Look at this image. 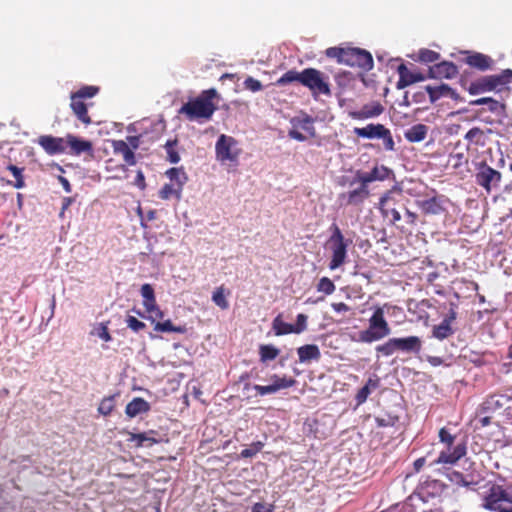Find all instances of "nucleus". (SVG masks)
Segmentation results:
<instances>
[{"label":"nucleus","mask_w":512,"mask_h":512,"mask_svg":"<svg viewBox=\"0 0 512 512\" xmlns=\"http://www.w3.org/2000/svg\"><path fill=\"white\" fill-rule=\"evenodd\" d=\"M68 153L71 155L79 156L81 154H88L93 156V144L89 140L81 139L73 134L66 135Z\"/></svg>","instance_id":"f3484780"},{"label":"nucleus","mask_w":512,"mask_h":512,"mask_svg":"<svg viewBox=\"0 0 512 512\" xmlns=\"http://www.w3.org/2000/svg\"><path fill=\"white\" fill-rule=\"evenodd\" d=\"M299 82L301 84V72H297L295 70H289L284 73L278 80V85H286L292 82Z\"/></svg>","instance_id":"49530a36"},{"label":"nucleus","mask_w":512,"mask_h":512,"mask_svg":"<svg viewBox=\"0 0 512 512\" xmlns=\"http://www.w3.org/2000/svg\"><path fill=\"white\" fill-rule=\"evenodd\" d=\"M495 91H502L512 82V69H504L499 74L489 75Z\"/></svg>","instance_id":"c756f323"},{"label":"nucleus","mask_w":512,"mask_h":512,"mask_svg":"<svg viewBox=\"0 0 512 512\" xmlns=\"http://www.w3.org/2000/svg\"><path fill=\"white\" fill-rule=\"evenodd\" d=\"M244 86L246 89H248L252 92H258L263 87L261 82L253 77L246 78L244 81Z\"/></svg>","instance_id":"6e6d98bb"},{"label":"nucleus","mask_w":512,"mask_h":512,"mask_svg":"<svg viewBox=\"0 0 512 512\" xmlns=\"http://www.w3.org/2000/svg\"><path fill=\"white\" fill-rule=\"evenodd\" d=\"M154 330L157 332L184 333L186 328L184 326H175L171 320H166L164 322L157 321L154 325Z\"/></svg>","instance_id":"ea45409f"},{"label":"nucleus","mask_w":512,"mask_h":512,"mask_svg":"<svg viewBox=\"0 0 512 512\" xmlns=\"http://www.w3.org/2000/svg\"><path fill=\"white\" fill-rule=\"evenodd\" d=\"M288 135H289L290 138L295 139V140L300 141V142H303V141L306 140V137L301 132H299L296 129H291L289 131Z\"/></svg>","instance_id":"774afa93"},{"label":"nucleus","mask_w":512,"mask_h":512,"mask_svg":"<svg viewBox=\"0 0 512 512\" xmlns=\"http://www.w3.org/2000/svg\"><path fill=\"white\" fill-rule=\"evenodd\" d=\"M335 288L333 281L328 277L320 278L317 284V291L323 292L325 295H331L335 291Z\"/></svg>","instance_id":"de8ad7c7"},{"label":"nucleus","mask_w":512,"mask_h":512,"mask_svg":"<svg viewBox=\"0 0 512 512\" xmlns=\"http://www.w3.org/2000/svg\"><path fill=\"white\" fill-rule=\"evenodd\" d=\"M397 72L399 74V80L396 83L397 89H404L413 84V72H411L404 63L398 66Z\"/></svg>","instance_id":"72a5a7b5"},{"label":"nucleus","mask_w":512,"mask_h":512,"mask_svg":"<svg viewBox=\"0 0 512 512\" xmlns=\"http://www.w3.org/2000/svg\"><path fill=\"white\" fill-rule=\"evenodd\" d=\"M300 363H308L312 360L318 361L321 358V352L317 345L306 344L297 349Z\"/></svg>","instance_id":"cd10ccee"},{"label":"nucleus","mask_w":512,"mask_h":512,"mask_svg":"<svg viewBox=\"0 0 512 512\" xmlns=\"http://www.w3.org/2000/svg\"><path fill=\"white\" fill-rule=\"evenodd\" d=\"M181 192L182 189H180L178 186L175 188L172 184H164L159 191V197L162 200H168L172 196H175L177 199H180Z\"/></svg>","instance_id":"37998d69"},{"label":"nucleus","mask_w":512,"mask_h":512,"mask_svg":"<svg viewBox=\"0 0 512 512\" xmlns=\"http://www.w3.org/2000/svg\"><path fill=\"white\" fill-rule=\"evenodd\" d=\"M379 385H380V379L377 376H374V377H370L364 386L368 387V390L370 392H372L373 390L377 389L379 387Z\"/></svg>","instance_id":"338daca9"},{"label":"nucleus","mask_w":512,"mask_h":512,"mask_svg":"<svg viewBox=\"0 0 512 512\" xmlns=\"http://www.w3.org/2000/svg\"><path fill=\"white\" fill-rule=\"evenodd\" d=\"M368 323V328L359 333L360 342L372 343L387 337L391 333V328L385 319L384 308L381 306L374 307Z\"/></svg>","instance_id":"20e7f679"},{"label":"nucleus","mask_w":512,"mask_h":512,"mask_svg":"<svg viewBox=\"0 0 512 512\" xmlns=\"http://www.w3.org/2000/svg\"><path fill=\"white\" fill-rule=\"evenodd\" d=\"M98 92L99 87L86 85L70 95V108L75 117L84 125L92 123L91 117L88 114V107L93 105V103L88 102V100L92 99Z\"/></svg>","instance_id":"f03ea898"},{"label":"nucleus","mask_w":512,"mask_h":512,"mask_svg":"<svg viewBox=\"0 0 512 512\" xmlns=\"http://www.w3.org/2000/svg\"><path fill=\"white\" fill-rule=\"evenodd\" d=\"M384 112V107L380 102L365 104L361 109L351 111L349 116L355 120H365L378 117Z\"/></svg>","instance_id":"6ab92c4d"},{"label":"nucleus","mask_w":512,"mask_h":512,"mask_svg":"<svg viewBox=\"0 0 512 512\" xmlns=\"http://www.w3.org/2000/svg\"><path fill=\"white\" fill-rule=\"evenodd\" d=\"M229 294L230 291L226 289L224 285H221L214 290L212 294V301L221 310H227L229 308V302L227 300V296Z\"/></svg>","instance_id":"2f4dec72"},{"label":"nucleus","mask_w":512,"mask_h":512,"mask_svg":"<svg viewBox=\"0 0 512 512\" xmlns=\"http://www.w3.org/2000/svg\"><path fill=\"white\" fill-rule=\"evenodd\" d=\"M125 322H126L127 327L136 333H138L146 328V324L144 322L138 320L134 316H130V315L127 316Z\"/></svg>","instance_id":"603ef678"},{"label":"nucleus","mask_w":512,"mask_h":512,"mask_svg":"<svg viewBox=\"0 0 512 512\" xmlns=\"http://www.w3.org/2000/svg\"><path fill=\"white\" fill-rule=\"evenodd\" d=\"M471 95H478L486 92L495 91L489 75L482 76L475 81L471 82L467 88Z\"/></svg>","instance_id":"bb28decb"},{"label":"nucleus","mask_w":512,"mask_h":512,"mask_svg":"<svg viewBox=\"0 0 512 512\" xmlns=\"http://www.w3.org/2000/svg\"><path fill=\"white\" fill-rule=\"evenodd\" d=\"M115 397L116 395H110L107 397H104L99 406H98V412L103 416H109L114 408H115Z\"/></svg>","instance_id":"79ce46f5"},{"label":"nucleus","mask_w":512,"mask_h":512,"mask_svg":"<svg viewBox=\"0 0 512 512\" xmlns=\"http://www.w3.org/2000/svg\"><path fill=\"white\" fill-rule=\"evenodd\" d=\"M346 48L330 47L326 49L325 54L329 58H334L339 64H344Z\"/></svg>","instance_id":"09e8293b"},{"label":"nucleus","mask_w":512,"mask_h":512,"mask_svg":"<svg viewBox=\"0 0 512 512\" xmlns=\"http://www.w3.org/2000/svg\"><path fill=\"white\" fill-rule=\"evenodd\" d=\"M166 176L176 182L177 186L182 189L183 185L187 182L188 176L183 167H173L166 171Z\"/></svg>","instance_id":"f704fd0d"},{"label":"nucleus","mask_w":512,"mask_h":512,"mask_svg":"<svg viewBox=\"0 0 512 512\" xmlns=\"http://www.w3.org/2000/svg\"><path fill=\"white\" fill-rule=\"evenodd\" d=\"M398 420H399L398 416H391V415H388L386 417H376L375 418L377 427H392L398 422Z\"/></svg>","instance_id":"864d4df0"},{"label":"nucleus","mask_w":512,"mask_h":512,"mask_svg":"<svg viewBox=\"0 0 512 512\" xmlns=\"http://www.w3.org/2000/svg\"><path fill=\"white\" fill-rule=\"evenodd\" d=\"M344 64L350 67H358L365 71L373 68V57L370 52L365 49L347 47L345 53Z\"/></svg>","instance_id":"9b49d317"},{"label":"nucleus","mask_w":512,"mask_h":512,"mask_svg":"<svg viewBox=\"0 0 512 512\" xmlns=\"http://www.w3.org/2000/svg\"><path fill=\"white\" fill-rule=\"evenodd\" d=\"M439 439L446 445V449L439 453V456L430 463L431 466L435 465H454L467 453V446L465 443H459L452 447L455 441V436L442 427L439 430Z\"/></svg>","instance_id":"7ed1b4c3"},{"label":"nucleus","mask_w":512,"mask_h":512,"mask_svg":"<svg viewBox=\"0 0 512 512\" xmlns=\"http://www.w3.org/2000/svg\"><path fill=\"white\" fill-rule=\"evenodd\" d=\"M440 59V54L430 49H421L418 53V60L422 63H434Z\"/></svg>","instance_id":"a18cd8bd"},{"label":"nucleus","mask_w":512,"mask_h":512,"mask_svg":"<svg viewBox=\"0 0 512 512\" xmlns=\"http://www.w3.org/2000/svg\"><path fill=\"white\" fill-rule=\"evenodd\" d=\"M454 333L448 321H442L439 325H435L432 329V335L438 340H444Z\"/></svg>","instance_id":"58836bf2"},{"label":"nucleus","mask_w":512,"mask_h":512,"mask_svg":"<svg viewBox=\"0 0 512 512\" xmlns=\"http://www.w3.org/2000/svg\"><path fill=\"white\" fill-rule=\"evenodd\" d=\"M331 229L333 233L329 238V243L332 251V256L329 263V268L331 270H335L345 263L347 257L348 244L345 241L340 228L336 224H333L331 226Z\"/></svg>","instance_id":"6e6552de"},{"label":"nucleus","mask_w":512,"mask_h":512,"mask_svg":"<svg viewBox=\"0 0 512 512\" xmlns=\"http://www.w3.org/2000/svg\"><path fill=\"white\" fill-rule=\"evenodd\" d=\"M417 204L424 214L438 215L444 211L441 200L438 197L418 201Z\"/></svg>","instance_id":"c85d7f7f"},{"label":"nucleus","mask_w":512,"mask_h":512,"mask_svg":"<svg viewBox=\"0 0 512 512\" xmlns=\"http://www.w3.org/2000/svg\"><path fill=\"white\" fill-rule=\"evenodd\" d=\"M355 184H358L356 188L339 195V200L342 205L361 206L365 200L369 198L370 191L368 185L364 184L362 181H357V176H355L349 185L352 187Z\"/></svg>","instance_id":"9d476101"},{"label":"nucleus","mask_w":512,"mask_h":512,"mask_svg":"<svg viewBox=\"0 0 512 512\" xmlns=\"http://www.w3.org/2000/svg\"><path fill=\"white\" fill-rule=\"evenodd\" d=\"M507 496V492L501 486H493L485 498L484 507L488 510H499V503L507 500Z\"/></svg>","instance_id":"412c9836"},{"label":"nucleus","mask_w":512,"mask_h":512,"mask_svg":"<svg viewBox=\"0 0 512 512\" xmlns=\"http://www.w3.org/2000/svg\"><path fill=\"white\" fill-rule=\"evenodd\" d=\"M331 307L337 313H346L351 310L350 306L344 302H334L331 304Z\"/></svg>","instance_id":"e2e57ef3"},{"label":"nucleus","mask_w":512,"mask_h":512,"mask_svg":"<svg viewBox=\"0 0 512 512\" xmlns=\"http://www.w3.org/2000/svg\"><path fill=\"white\" fill-rule=\"evenodd\" d=\"M280 350L271 344H263L259 347L260 361L265 363L278 357Z\"/></svg>","instance_id":"4c0bfd02"},{"label":"nucleus","mask_w":512,"mask_h":512,"mask_svg":"<svg viewBox=\"0 0 512 512\" xmlns=\"http://www.w3.org/2000/svg\"><path fill=\"white\" fill-rule=\"evenodd\" d=\"M151 406L144 398L135 397L125 407V414L129 418H134L139 414L149 412Z\"/></svg>","instance_id":"b1692460"},{"label":"nucleus","mask_w":512,"mask_h":512,"mask_svg":"<svg viewBox=\"0 0 512 512\" xmlns=\"http://www.w3.org/2000/svg\"><path fill=\"white\" fill-rule=\"evenodd\" d=\"M264 443L261 441L253 442L248 448L241 451L240 456L242 458H251L262 450Z\"/></svg>","instance_id":"8fccbe9b"},{"label":"nucleus","mask_w":512,"mask_h":512,"mask_svg":"<svg viewBox=\"0 0 512 512\" xmlns=\"http://www.w3.org/2000/svg\"><path fill=\"white\" fill-rule=\"evenodd\" d=\"M402 196V189L394 186L392 189L385 192L379 201V209L382 215L386 218L391 216V222L395 224L401 220V215L396 209V204L399 197Z\"/></svg>","instance_id":"1a4fd4ad"},{"label":"nucleus","mask_w":512,"mask_h":512,"mask_svg":"<svg viewBox=\"0 0 512 512\" xmlns=\"http://www.w3.org/2000/svg\"><path fill=\"white\" fill-rule=\"evenodd\" d=\"M295 333L299 334L307 328V316L305 314H298L296 324L294 325Z\"/></svg>","instance_id":"4d7b16f0"},{"label":"nucleus","mask_w":512,"mask_h":512,"mask_svg":"<svg viewBox=\"0 0 512 512\" xmlns=\"http://www.w3.org/2000/svg\"><path fill=\"white\" fill-rule=\"evenodd\" d=\"M164 148L167 154V161L171 164H177L181 159L178 150V139L175 138L173 140H168L165 143Z\"/></svg>","instance_id":"e433bc0d"},{"label":"nucleus","mask_w":512,"mask_h":512,"mask_svg":"<svg viewBox=\"0 0 512 512\" xmlns=\"http://www.w3.org/2000/svg\"><path fill=\"white\" fill-rule=\"evenodd\" d=\"M37 143L48 155H58L67 152L66 136L41 135L38 137Z\"/></svg>","instance_id":"4468645a"},{"label":"nucleus","mask_w":512,"mask_h":512,"mask_svg":"<svg viewBox=\"0 0 512 512\" xmlns=\"http://www.w3.org/2000/svg\"><path fill=\"white\" fill-rule=\"evenodd\" d=\"M488 110L494 114H502L505 111V104L499 102L498 100L491 98L490 101L487 103Z\"/></svg>","instance_id":"5fc2aeb1"},{"label":"nucleus","mask_w":512,"mask_h":512,"mask_svg":"<svg viewBox=\"0 0 512 512\" xmlns=\"http://www.w3.org/2000/svg\"><path fill=\"white\" fill-rule=\"evenodd\" d=\"M97 334H98V336H99L102 340H104V341H106V342H109V341H111V340H112V337H111V335H110V333H109L108 327H107V325H106V324H104V323H101V324H100V326H99V328H98V333H97Z\"/></svg>","instance_id":"052dcab7"},{"label":"nucleus","mask_w":512,"mask_h":512,"mask_svg":"<svg viewBox=\"0 0 512 512\" xmlns=\"http://www.w3.org/2000/svg\"><path fill=\"white\" fill-rule=\"evenodd\" d=\"M7 170L11 172V174L13 175V177L15 179L14 182L8 181V184L13 186L16 189L24 188L25 187V181H24V175H23L24 168L18 167L14 164H9L7 166Z\"/></svg>","instance_id":"c9c22d12"},{"label":"nucleus","mask_w":512,"mask_h":512,"mask_svg":"<svg viewBox=\"0 0 512 512\" xmlns=\"http://www.w3.org/2000/svg\"><path fill=\"white\" fill-rule=\"evenodd\" d=\"M216 94L215 89L204 90L198 97L183 104L178 113L184 115L189 121L209 120L216 110L213 103Z\"/></svg>","instance_id":"f257e3e1"},{"label":"nucleus","mask_w":512,"mask_h":512,"mask_svg":"<svg viewBox=\"0 0 512 512\" xmlns=\"http://www.w3.org/2000/svg\"><path fill=\"white\" fill-rule=\"evenodd\" d=\"M398 351L405 353H419L422 348V341L418 336L395 338Z\"/></svg>","instance_id":"393cba45"},{"label":"nucleus","mask_w":512,"mask_h":512,"mask_svg":"<svg viewBox=\"0 0 512 512\" xmlns=\"http://www.w3.org/2000/svg\"><path fill=\"white\" fill-rule=\"evenodd\" d=\"M141 295L143 297V300H152V298L155 297V293H154V289L153 287L146 283V284H143L142 287H141Z\"/></svg>","instance_id":"bf43d9fd"},{"label":"nucleus","mask_w":512,"mask_h":512,"mask_svg":"<svg viewBox=\"0 0 512 512\" xmlns=\"http://www.w3.org/2000/svg\"><path fill=\"white\" fill-rule=\"evenodd\" d=\"M370 394L371 392L368 390V387L363 386L361 389H359L355 396L357 405L363 404Z\"/></svg>","instance_id":"13d9d810"},{"label":"nucleus","mask_w":512,"mask_h":512,"mask_svg":"<svg viewBox=\"0 0 512 512\" xmlns=\"http://www.w3.org/2000/svg\"><path fill=\"white\" fill-rule=\"evenodd\" d=\"M353 133L364 139H382L383 147L386 151H393L395 149V143L391 134V131L383 124L370 123L365 127H355Z\"/></svg>","instance_id":"0eeeda50"},{"label":"nucleus","mask_w":512,"mask_h":512,"mask_svg":"<svg viewBox=\"0 0 512 512\" xmlns=\"http://www.w3.org/2000/svg\"><path fill=\"white\" fill-rule=\"evenodd\" d=\"M425 91L428 93L431 103H435L442 97L454 98L456 95L454 89L444 83L439 86L427 85L425 86Z\"/></svg>","instance_id":"a878e982"},{"label":"nucleus","mask_w":512,"mask_h":512,"mask_svg":"<svg viewBox=\"0 0 512 512\" xmlns=\"http://www.w3.org/2000/svg\"><path fill=\"white\" fill-rule=\"evenodd\" d=\"M458 72V68L453 62L442 61L429 67L428 78L452 79L457 76Z\"/></svg>","instance_id":"dca6fc26"},{"label":"nucleus","mask_w":512,"mask_h":512,"mask_svg":"<svg viewBox=\"0 0 512 512\" xmlns=\"http://www.w3.org/2000/svg\"><path fill=\"white\" fill-rule=\"evenodd\" d=\"M501 173L485 162L478 166V171L475 175L476 183L483 187L487 192H490L493 187H497L501 181Z\"/></svg>","instance_id":"f8f14e48"},{"label":"nucleus","mask_w":512,"mask_h":512,"mask_svg":"<svg viewBox=\"0 0 512 512\" xmlns=\"http://www.w3.org/2000/svg\"><path fill=\"white\" fill-rule=\"evenodd\" d=\"M272 329L276 336L295 333L294 325L284 322L282 319V315H278L274 318L272 322Z\"/></svg>","instance_id":"473e14b6"},{"label":"nucleus","mask_w":512,"mask_h":512,"mask_svg":"<svg viewBox=\"0 0 512 512\" xmlns=\"http://www.w3.org/2000/svg\"><path fill=\"white\" fill-rule=\"evenodd\" d=\"M128 438L127 441L129 443H133L136 448L141 447H152L155 444L160 443V439L156 437H151V434H157V431L155 430H149L147 432L142 433H133V432H127Z\"/></svg>","instance_id":"aec40b11"},{"label":"nucleus","mask_w":512,"mask_h":512,"mask_svg":"<svg viewBox=\"0 0 512 512\" xmlns=\"http://www.w3.org/2000/svg\"><path fill=\"white\" fill-rule=\"evenodd\" d=\"M251 512H273V505L257 502L252 506Z\"/></svg>","instance_id":"680f3d73"},{"label":"nucleus","mask_w":512,"mask_h":512,"mask_svg":"<svg viewBox=\"0 0 512 512\" xmlns=\"http://www.w3.org/2000/svg\"><path fill=\"white\" fill-rule=\"evenodd\" d=\"M301 85L308 88L316 99L320 95L331 96L328 76L315 68H306L301 71Z\"/></svg>","instance_id":"423d86ee"},{"label":"nucleus","mask_w":512,"mask_h":512,"mask_svg":"<svg viewBox=\"0 0 512 512\" xmlns=\"http://www.w3.org/2000/svg\"><path fill=\"white\" fill-rule=\"evenodd\" d=\"M428 132V127L424 124H416L405 131L404 136L408 142L416 143L423 141Z\"/></svg>","instance_id":"7c9ffc66"},{"label":"nucleus","mask_w":512,"mask_h":512,"mask_svg":"<svg viewBox=\"0 0 512 512\" xmlns=\"http://www.w3.org/2000/svg\"><path fill=\"white\" fill-rule=\"evenodd\" d=\"M446 477L450 482L455 485L462 486L468 489L474 488L478 484V480L474 478L473 474L464 475L462 472L452 470L446 474Z\"/></svg>","instance_id":"5701e85b"},{"label":"nucleus","mask_w":512,"mask_h":512,"mask_svg":"<svg viewBox=\"0 0 512 512\" xmlns=\"http://www.w3.org/2000/svg\"><path fill=\"white\" fill-rule=\"evenodd\" d=\"M111 146L115 154H121L125 161V164H120L116 168L121 170L123 173H127V165L133 166L136 164V157L134 151L131 149L129 144L124 140H112Z\"/></svg>","instance_id":"2eb2a0df"},{"label":"nucleus","mask_w":512,"mask_h":512,"mask_svg":"<svg viewBox=\"0 0 512 512\" xmlns=\"http://www.w3.org/2000/svg\"><path fill=\"white\" fill-rule=\"evenodd\" d=\"M135 186L144 190L146 188L145 176L141 170L137 171L135 181L133 183Z\"/></svg>","instance_id":"0e129e2a"},{"label":"nucleus","mask_w":512,"mask_h":512,"mask_svg":"<svg viewBox=\"0 0 512 512\" xmlns=\"http://www.w3.org/2000/svg\"><path fill=\"white\" fill-rule=\"evenodd\" d=\"M464 139L475 145L483 144L484 132L479 127H473L465 134Z\"/></svg>","instance_id":"c03bdc74"},{"label":"nucleus","mask_w":512,"mask_h":512,"mask_svg":"<svg viewBox=\"0 0 512 512\" xmlns=\"http://www.w3.org/2000/svg\"><path fill=\"white\" fill-rule=\"evenodd\" d=\"M242 149L239 147L238 141L226 134H221L215 143V157L221 164L238 165L239 157Z\"/></svg>","instance_id":"39448f33"},{"label":"nucleus","mask_w":512,"mask_h":512,"mask_svg":"<svg viewBox=\"0 0 512 512\" xmlns=\"http://www.w3.org/2000/svg\"><path fill=\"white\" fill-rule=\"evenodd\" d=\"M143 306L147 313L152 314L153 310H158V305L156 303V298H152V300H143Z\"/></svg>","instance_id":"69168bd1"},{"label":"nucleus","mask_w":512,"mask_h":512,"mask_svg":"<svg viewBox=\"0 0 512 512\" xmlns=\"http://www.w3.org/2000/svg\"><path fill=\"white\" fill-rule=\"evenodd\" d=\"M396 351H398V347L395 338H390L376 347V352L385 357L393 355Z\"/></svg>","instance_id":"a19ab883"},{"label":"nucleus","mask_w":512,"mask_h":512,"mask_svg":"<svg viewBox=\"0 0 512 512\" xmlns=\"http://www.w3.org/2000/svg\"><path fill=\"white\" fill-rule=\"evenodd\" d=\"M298 126L305 132H307L311 137H315V128L313 125V119L309 116L300 119L297 121Z\"/></svg>","instance_id":"3c124183"},{"label":"nucleus","mask_w":512,"mask_h":512,"mask_svg":"<svg viewBox=\"0 0 512 512\" xmlns=\"http://www.w3.org/2000/svg\"><path fill=\"white\" fill-rule=\"evenodd\" d=\"M465 62L469 66L476 68L480 71L489 70L494 65V60L490 56L479 52H475L468 55L465 59Z\"/></svg>","instance_id":"4be33fe9"},{"label":"nucleus","mask_w":512,"mask_h":512,"mask_svg":"<svg viewBox=\"0 0 512 512\" xmlns=\"http://www.w3.org/2000/svg\"><path fill=\"white\" fill-rule=\"evenodd\" d=\"M392 171L384 165L375 166L369 172L357 171V181H362L364 184H369L374 181H383L389 177Z\"/></svg>","instance_id":"a211bd4d"},{"label":"nucleus","mask_w":512,"mask_h":512,"mask_svg":"<svg viewBox=\"0 0 512 512\" xmlns=\"http://www.w3.org/2000/svg\"><path fill=\"white\" fill-rule=\"evenodd\" d=\"M270 380L272 381L270 385H254L253 388L256 390L259 396L274 394L281 389L293 387L297 382L293 377H288L285 375L279 376L277 374L271 375Z\"/></svg>","instance_id":"ddd939ff"}]
</instances>
